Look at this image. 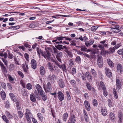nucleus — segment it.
Masks as SVG:
<instances>
[{
  "label": "nucleus",
  "instance_id": "22",
  "mask_svg": "<svg viewBox=\"0 0 123 123\" xmlns=\"http://www.w3.org/2000/svg\"><path fill=\"white\" fill-rule=\"evenodd\" d=\"M54 71L55 73L57 74H58L60 72V70L56 66L54 65V67L52 68V70L51 72H52Z\"/></svg>",
  "mask_w": 123,
  "mask_h": 123
},
{
  "label": "nucleus",
  "instance_id": "39",
  "mask_svg": "<svg viewBox=\"0 0 123 123\" xmlns=\"http://www.w3.org/2000/svg\"><path fill=\"white\" fill-rule=\"evenodd\" d=\"M3 120L6 123H8L9 122V121L8 119V118L6 117V116L4 115H3L2 117Z\"/></svg>",
  "mask_w": 123,
  "mask_h": 123
},
{
  "label": "nucleus",
  "instance_id": "1",
  "mask_svg": "<svg viewBox=\"0 0 123 123\" xmlns=\"http://www.w3.org/2000/svg\"><path fill=\"white\" fill-rule=\"evenodd\" d=\"M105 40L100 42V43L101 44L99 43L97 45L94 44L92 46V47L93 48H96L97 47H98L101 49H104V47H107L108 46L107 44L105 43Z\"/></svg>",
  "mask_w": 123,
  "mask_h": 123
},
{
  "label": "nucleus",
  "instance_id": "51",
  "mask_svg": "<svg viewBox=\"0 0 123 123\" xmlns=\"http://www.w3.org/2000/svg\"><path fill=\"white\" fill-rule=\"evenodd\" d=\"M100 84L102 88V89L106 88L104 83L102 81H101L100 82Z\"/></svg>",
  "mask_w": 123,
  "mask_h": 123
},
{
  "label": "nucleus",
  "instance_id": "63",
  "mask_svg": "<svg viewBox=\"0 0 123 123\" xmlns=\"http://www.w3.org/2000/svg\"><path fill=\"white\" fill-rule=\"evenodd\" d=\"M7 85L8 88L10 90H12V87L11 84L10 83H7Z\"/></svg>",
  "mask_w": 123,
  "mask_h": 123
},
{
  "label": "nucleus",
  "instance_id": "38",
  "mask_svg": "<svg viewBox=\"0 0 123 123\" xmlns=\"http://www.w3.org/2000/svg\"><path fill=\"white\" fill-rule=\"evenodd\" d=\"M5 113L6 115L9 119H11L12 118V116L8 111H6Z\"/></svg>",
  "mask_w": 123,
  "mask_h": 123
},
{
  "label": "nucleus",
  "instance_id": "18",
  "mask_svg": "<svg viewBox=\"0 0 123 123\" xmlns=\"http://www.w3.org/2000/svg\"><path fill=\"white\" fill-rule=\"evenodd\" d=\"M101 114L103 116H105L107 114V110L106 107H102L101 109Z\"/></svg>",
  "mask_w": 123,
  "mask_h": 123
},
{
  "label": "nucleus",
  "instance_id": "26",
  "mask_svg": "<svg viewBox=\"0 0 123 123\" xmlns=\"http://www.w3.org/2000/svg\"><path fill=\"white\" fill-rule=\"evenodd\" d=\"M52 61L54 62L55 64L57 65V66L60 68H62L61 65L60 64L58 63V61L55 58V59L52 58L51 59Z\"/></svg>",
  "mask_w": 123,
  "mask_h": 123
},
{
  "label": "nucleus",
  "instance_id": "2",
  "mask_svg": "<svg viewBox=\"0 0 123 123\" xmlns=\"http://www.w3.org/2000/svg\"><path fill=\"white\" fill-rule=\"evenodd\" d=\"M26 112L25 113L26 118L29 123H30L31 122L30 118L32 117V115L30 110L28 109H26Z\"/></svg>",
  "mask_w": 123,
  "mask_h": 123
},
{
  "label": "nucleus",
  "instance_id": "17",
  "mask_svg": "<svg viewBox=\"0 0 123 123\" xmlns=\"http://www.w3.org/2000/svg\"><path fill=\"white\" fill-rule=\"evenodd\" d=\"M56 54H57L56 55V56L57 59L59 62H61V59L60 58L62 57V53L61 52H59Z\"/></svg>",
  "mask_w": 123,
  "mask_h": 123
},
{
  "label": "nucleus",
  "instance_id": "15",
  "mask_svg": "<svg viewBox=\"0 0 123 123\" xmlns=\"http://www.w3.org/2000/svg\"><path fill=\"white\" fill-rule=\"evenodd\" d=\"M31 64L32 68L34 69L37 68V63L36 61L34 59H32L31 61Z\"/></svg>",
  "mask_w": 123,
  "mask_h": 123
},
{
  "label": "nucleus",
  "instance_id": "14",
  "mask_svg": "<svg viewBox=\"0 0 123 123\" xmlns=\"http://www.w3.org/2000/svg\"><path fill=\"white\" fill-rule=\"evenodd\" d=\"M84 105L87 111H89L91 109V107L89 103L87 100H85L84 101Z\"/></svg>",
  "mask_w": 123,
  "mask_h": 123
},
{
  "label": "nucleus",
  "instance_id": "11",
  "mask_svg": "<svg viewBox=\"0 0 123 123\" xmlns=\"http://www.w3.org/2000/svg\"><path fill=\"white\" fill-rule=\"evenodd\" d=\"M85 75L88 81L91 82L92 81V76L89 72L87 71Z\"/></svg>",
  "mask_w": 123,
  "mask_h": 123
},
{
  "label": "nucleus",
  "instance_id": "6",
  "mask_svg": "<svg viewBox=\"0 0 123 123\" xmlns=\"http://www.w3.org/2000/svg\"><path fill=\"white\" fill-rule=\"evenodd\" d=\"M47 77V79L51 82L54 83L55 82L56 79V76L55 74H52L51 75H49Z\"/></svg>",
  "mask_w": 123,
  "mask_h": 123
},
{
  "label": "nucleus",
  "instance_id": "4",
  "mask_svg": "<svg viewBox=\"0 0 123 123\" xmlns=\"http://www.w3.org/2000/svg\"><path fill=\"white\" fill-rule=\"evenodd\" d=\"M97 65L99 68H101L103 67V59L101 56H99L97 59Z\"/></svg>",
  "mask_w": 123,
  "mask_h": 123
},
{
  "label": "nucleus",
  "instance_id": "42",
  "mask_svg": "<svg viewBox=\"0 0 123 123\" xmlns=\"http://www.w3.org/2000/svg\"><path fill=\"white\" fill-rule=\"evenodd\" d=\"M102 89L103 90V92L104 95L105 97L107 96L108 95V92L106 90V88H104V89Z\"/></svg>",
  "mask_w": 123,
  "mask_h": 123
},
{
  "label": "nucleus",
  "instance_id": "41",
  "mask_svg": "<svg viewBox=\"0 0 123 123\" xmlns=\"http://www.w3.org/2000/svg\"><path fill=\"white\" fill-rule=\"evenodd\" d=\"M62 46V45L61 44H57L55 45V47L57 49L61 50H62V49H63Z\"/></svg>",
  "mask_w": 123,
  "mask_h": 123
},
{
  "label": "nucleus",
  "instance_id": "35",
  "mask_svg": "<svg viewBox=\"0 0 123 123\" xmlns=\"http://www.w3.org/2000/svg\"><path fill=\"white\" fill-rule=\"evenodd\" d=\"M91 72L94 77H97V74L96 71L94 69H92L91 70Z\"/></svg>",
  "mask_w": 123,
  "mask_h": 123
},
{
  "label": "nucleus",
  "instance_id": "46",
  "mask_svg": "<svg viewBox=\"0 0 123 123\" xmlns=\"http://www.w3.org/2000/svg\"><path fill=\"white\" fill-rule=\"evenodd\" d=\"M26 87L29 90L31 89L32 88V85L30 83H28L26 85Z\"/></svg>",
  "mask_w": 123,
  "mask_h": 123
},
{
  "label": "nucleus",
  "instance_id": "12",
  "mask_svg": "<svg viewBox=\"0 0 123 123\" xmlns=\"http://www.w3.org/2000/svg\"><path fill=\"white\" fill-rule=\"evenodd\" d=\"M35 87L39 94L44 92L43 90L42 87L39 84H37L35 86Z\"/></svg>",
  "mask_w": 123,
  "mask_h": 123
},
{
  "label": "nucleus",
  "instance_id": "31",
  "mask_svg": "<svg viewBox=\"0 0 123 123\" xmlns=\"http://www.w3.org/2000/svg\"><path fill=\"white\" fill-rule=\"evenodd\" d=\"M9 95L12 100L14 102H15L16 101V97L13 93H10L9 94Z\"/></svg>",
  "mask_w": 123,
  "mask_h": 123
},
{
  "label": "nucleus",
  "instance_id": "8",
  "mask_svg": "<svg viewBox=\"0 0 123 123\" xmlns=\"http://www.w3.org/2000/svg\"><path fill=\"white\" fill-rule=\"evenodd\" d=\"M8 78L9 82L12 84H14L15 83V81H16V79L14 76H12L10 74H8Z\"/></svg>",
  "mask_w": 123,
  "mask_h": 123
},
{
  "label": "nucleus",
  "instance_id": "37",
  "mask_svg": "<svg viewBox=\"0 0 123 123\" xmlns=\"http://www.w3.org/2000/svg\"><path fill=\"white\" fill-rule=\"evenodd\" d=\"M68 113L67 112L65 113L63 116L62 119L63 120L66 122L68 117Z\"/></svg>",
  "mask_w": 123,
  "mask_h": 123
},
{
  "label": "nucleus",
  "instance_id": "33",
  "mask_svg": "<svg viewBox=\"0 0 123 123\" xmlns=\"http://www.w3.org/2000/svg\"><path fill=\"white\" fill-rule=\"evenodd\" d=\"M16 104L17 110H20L21 109L20 106L21 104L19 101H17L16 103Z\"/></svg>",
  "mask_w": 123,
  "mask_h": 123
},
{
  "label": "nucleus",
  "instance_id": "55",
  "mask_svg": "<svg viewBox=\"0 0 123 123\" xmlns=\"http://www.w3.org/2000/svg\"><path fill=\"white\" fill-rule=\"evenodd\" d=\"M18 73L19 75L22 78H23L24 77V75L23 73L20 71H18Z\"/></svg>",
  "mask_w": 123,
  "mask_h": 123
},
{
  "label": "nucleus",
  "instance_id": "34",
  "mask_svg": "<svg viewBox=\"0 0 123 123\" xmlns=\"http://www.w3.org/2000/svg\"><path fill=\"white\" fill-rule=\"evenodd\" d=\"M115 48H114V47L111 48L109 49V50L107 51V53L109 54H110L111 53H113L115 52Z\"/></svg>",
  "mask_w": 123,
  "mask_h": 123
},
{
  "label": "nucleus",
  "instance_id": "58",
  "mask_svg": "<svg viewBox=\"0 0 123 123\" xmlns=\"http://www.w3.org/2000/svg\"><path fill=\"white\" fill-rule=\"evenodd\" d=\"M1 69L3 72L5 73L7 72V70L5 66L1 68Z\"/></svg>",
  "mask_w": 123,
  "mask_h": 123
},
{
  "label": "nucleus",
  "instance_id": "57",
  "mask_svg": "<svg viewBox=\"0 0 123 123\" xmlns=\"http://www.w3.org/2000/svg\"><path fill=\"white\" fill-rule=\"evenodd\" d=\"M62 48H63V49H62V50H65V51L66 52L67 51H68V49H69L68 47L64 45L63 46H62Z\"/></svg>",
  "mask_w": 123,
  "mask_h": 123
},
{
  "label": "nucleus",
  "instance_id": "53",
  "mask_svg": "<svg viewBox=\"0 0 123 123\" xmlns=\"http://www.w3.org/2000/svg\"><path fill=\"white\" fill-rule=\"evenodd\" d=\"M22 66L23 70L25 72L27 73L28 72V70L26 69V66L25 64H23L22 65Z\"/></svg>",
  "mask_w": 123,
  "mask_h": 123
},
{
  "label": "nucleus",
  "instance_id": "49",
  "mask_svg": "<svg viewBox=\"0 0 123 123\" xmlns=\"http://www.w3.org/2000/svg\"><path fill=\"white\" fill-rule=\"evenodd\" d=\"M18 113L19 117L20 118H22L23 115L22 112L21 111H18Z\"/></svg>",
  "mask_w": 123,
  "mask_h": 123
},
{
  "label": "nucleus",
  "instance_id": "23",
  "mask_svg": "<svg viewBox=\"0 0 123 123\" xmlns=\"http://www.w3.org/2000/svg\"><path fill=\"white\" fill-rule=\"evenodd\" d=\"M83 112L85 120L86 122H87L89 120V118L87 112L85 110H83Z\"/></svg>",
  "mask_w": 123,
  "mask_h": 123
},
{
  "label": "nucleus",
  "instance_id": "16",
  "mask_svg": "<svg viewBox=\"0 0 123 123\" xmlns=\"http://www.w3.org/2000/svg\"><path fill=\"white\" fill-rule=\"evenodd\" d=\"M86 85L87 89L89 91H92L94 92H95V90L92 86L91 84L89 83H86Z\"/></svg>",
  "mask_w": 123,
  "mask_h": 123
},
{
  "label": "nucleus",
  "instance_id": "5",
  "mask_svg": "<svg viewBox=\"0 0 123 123\" xmlns=\"http://www.w3.org/2000/svg\"><path fill=\"white\" fill-rule=\"evenodd\" d=\"M43 88L45 92H50L52 90V88L51 84L49 82L46 85V88L45 85L44 84L43 85Z\"/></svg>",
  "mask_w": 123,
  "mask_h": 123
},
{
  "label": "nucleus",
  "instance_id": "45",
  "mask_svg": "<svg viewBox=\"0 0 123 123\" xmlns=\"http://www.w3.org/2000/svg\"><path fill=\"white\" fill-rule=\"evenodd\" d=\"M120 30L119 29L118 30H117L114 28H111V31L114 33H117L120 31Z\"/></svg>",
  "mask_w": 123,
  "mask_h": 123
},
{
  "label": "nucleus",
  "instance_id": "52",
  "mask_svg": "<svg viewBox=\"0 0 123 123\" xmlns=\"http://www.w3.org/2000/svg\"><path fill=\"white\" fill-rule=\"evenodd\" d=\"M81 75L82 79L83 80H86V76H85V74L83 72H82Z\"/></svg>",
  "mask_w": 123,
  "mask_h": 123
},
{
  "label": "nucleus",
  "instance_id": "24",
  "mask_svg": "<svg viewBox=\"0 0 123 123\" xmlns=\"http://www.w3.org/2000/svg\"><path fill=\"white\" fill-rule=\"evenodd\" d=\"M70 121L71 123H75L76 121V117L74 115L72 114L70 117Z\"/></svg>",
  "mask_w": 123,
  "mask_h": 123
},
{
  "label": "nucleus",
  "instance_id": "29",
  "mask_svg": "<svg viewBox=\"0 0 123 123\" xmlns=\"http://www.w3.org/2000/svg\"><path fill=\"white\" fill-rule=\"evenodd\" d=\"M107 61L108 64L109 66L111 68H113L114 67V64L113 62L110 59H107Z\"/></svg>",
  "mask_w": 123,
  "mask_h": 123
},
{
  "label": "nucleus",
  "instance_id": "19",
  "mask_svg": "<svg viewBox=\"0 0 123 123\" xmlns=\"http://www.w3.org/2000/svg\"><path fill=\"white\" fill-rule=\"evenodd\" d=\"M117 70L118 72L121 73L123 71V67L120 64H118L117 66Z\"/></svg>",
  "mask_w": 123,
  "mask_h": 123
},
{
  "label": "nucleus",
  "instance_id": "48",
  "mask_svg": "<svg viewBox=\"0 0 123 123\" xmlns=\"http://www.w3.org/2000/svg\"><path fill=\"white\" fill-rule=\"evenodd\" d=\"M97 47L96 48H95V49H94L92 51V53L94 54H97L98 51L99 49L97 48Z\"/></svg>",
  "mask_w": 123,
  "mask_h": 123
},
{
  "label": "nucleus",
  "instance_id": "9",
  "mask_svg": "<svg viewBox=\"0 0 123 123\" xmlns=\"http://www.w3.org/2000/svg\"><path fill=\"white\" fill-rule=\"evenodd\" d=\"M105 72L106 75L109 78L111 77L112 76L111 70L107 67L105 68Z\"/></svg>",
  "mask_w": 123,
  "mask_h": 123
},
{
  "label": "nucleus",
  "instance_id": "59",
  "mask_svg": "<svg viewBox=\"0 0 123 123\" xmlns=\"http://www.w3.org/2000/svg\"><path fill=\"white\" fill-rule=\"evenodd\" d=\"M66 52L67 53V55L69 57H70L71 58L73 56L72 54V53L70 52L69 51H68H68L67 50Z\"/></svg>",
  "mask_w": 123,
  "mask_h": 123
},
{
  "label": "nucleus",
  "instance_id": "64",
  "mask_svg": "<svg viewBox=\"0 0 123 123\" xmlns=\"http://www.w3.org/2000/svg\"><path fill=\"white\" fill-rule=\"evenodd\" d=\"M84 96L86 99H88L89 98V96L87 93H86L84 94Z\"/></svg>",
  "mask_w": 123,
  "mask_h": 123
},
{
  "label": "nucleus",
  "instance_id": "61",
  "mask_svg": "<svg viewBox=\"0 0 123 123\" xmlns=\"http://www.w3.org/2000/svg\"><path fill=\"white\" fill-rule=\"evenodd\" d=\"M118 54L120 55H123V49H120L117 51Z\"/></svg>",
  "mask_w": 123,
  "mask_h": 123
},
{
  "label": "nucleus",
  "instance_id": "30",
  "mask_svg": "<svg viewBox=\"0 0 123 123\" xmlns=\"http://www.w3.org/2000/svg\"><path fill=\"white\" fill-rule=\"evenodd\" d=\"M39 94L41 96L43 100L44 101H46L47 99V96L46 95L44 92H42Z\"/></svg>",
  "mask_w": 123,
  "mask_h": 123
},
{
  "label": "nucleus",
  "instance_id": "47",
  "mask_svg": "<svg viewBox=\"0 0 123 123\" xmlns=\"http://www.w3.org/2000/svg\"><path fill=\"white\" fill-rule=\"evenodd\" d=\"M61 67L62 69L63 70V71L64 72H66L67 71V70L66 68V66L65 64H64L63 65H61Z\"/></svg>",
  "mask_w": 123,
  "mask_h": 123
},
{
  "label": "nucleus",
  "instance_id": "20",
  "mask_svg": "<svg viewBox=\"0 0 123 123\" xmlns=\"http://www.w3.org/2000/svg\"><path fill=\"white\" fill-rule=\"evenodd\" d=\"M109 118L112 122H114L116 119V117L115 114L112 113L111 112L109 114Z\"/></svg>",
  "mask_w": 123,
  "mask_h": 123
},
{
  "label": "nucleus",
  "instance_id": "27",
  "mask_svg": "<svg viewBox=\"0 0 123 123\" xmlns=\"http://www.w3.org/2000/svg\"><path fill=\"white\" fill-rule=\"evenodd\" d=\"M45 70L44 68L42 66L40 68V72L41 75H44L45 73Z\"/></svg>",
  "mask_w": 123,
  "mask_h": 123
},
{
  "label": "nucleus",
  "instance_id": "32",
  "mask_svg": "<svg viewBox=\"0 0 123 123\" xmlns=\"http://www.w3.org/2000/svg\"><path fill=\"white\" fill-rule=\"evenodd\" d=\"M0 95L2 99L3 100H5L6 97V94L5 92L4 91H2L1 92Z\"/></svg>",
  "mask_w": 123,
  "mask_h": 123
},
{
  "label": "nucleus",
  "instance_id": "43",
  "mask_svg": "<svg viewBox=\"0 0 123 123\" xmlns=\"http://www.w3.org/2000/svg\"><path fill=\"white\" fill-rule=\"evenodd\" d=\"M81 58L79 56H77L75 60L76 62L78 63H79L81 61Z\"/></svg>",
  "mask_w": 123,
  "mask_h": 123
},
{
  "label": "nucleus",
  "instance_id": "21",
  "mask_svg": "<svg viewBox=\"0 0 123 123\" xmlns=\"http://www.w3.org/2000/svg\"><path fill=\"white\" fill-rule=\"evenodd\" d=\"M30 99L31 101L35 102L36 101V96L34 93H31L30 95Z\"/></svg>",
  "mask_w": 123,
  "mask_h": 123
},
{
  "label": "nucleus",
  "instance_id": "3",
  "mask_svg": "<svg viewBox=\"0 0 123 123\" xmlns=\"http://www.w3.org/2000/svg\"><path fill=\"white\" fill-rule=\"evenodd\" d=\"M40 52L42 55L46 59H49L50 58L51 54L48 50L44 51L40 50Z\"/></svg>",
  "mask_w": 123,
  "mask_h": 123
},
{
  "label": "nucleus",
  "instance_id": "56",
  "mask_svg": "<svg viewBox=\"0 0 123 123\" xmlns=\"http://www.w3.org/2000/svg\"><path fill=\"white\" fill-rule=\"evenodd\" d=\"M108 106L110 107H111L112 105L111 100L110 99H108Z\"/></svg>",
  "mask_w": 123,
  "mask_h": 123
},
{
  "label": "nucleus",
  "instance_id": "50",
  "mask_svg": "<svg viewBox=\"0 0 123 123\" xmlns=\"http://www.w3.org/2000/svg\"><path fill=\"white\" fill-rule=\"evenodd\" d=\"M24 57L27 61L28 62L29 61V55L27 53H25L24 55Z\"/></svg>",
  "mask_w": 123,
  "mask_h": 123
},
{
  "label": "nucleus",
  "instance_id": "62",
  "mask_svg": "<svg viewBox=\"0 0 123 123\" xmlns=\"http://www.w3.org/2000/svg\"><path fill=\"white\" fill-rule=\"evenodd\" d=\"M95 54L93 53H92V54L90 55V58L92 59H94L96 58V55H95Z\"/></svg>",
  "mask_w": 123,
  "mask_h": 123
},
{
  "label": "nucleus",
  "instance_id": "36",
  "mask_svg": "<svg viewBox=\"0 0 123 123\" xmlns=\"http://www.w3.org/2000/svg\"><path fill=\"white\" fill-rule=\"evenodd\" d=\"M47 66L48 69L51 71L53 68V67L52 66L51 63L50 62H48L47 63Z\"/></svg>",
  "mask_w": 123,
  "mask_h": 123
},
{
  "label": "nucleus",
  "instance_id": "60",
  "mask_svg": "<svg viewBox=\"0 0 123 123\" xmlns=\"http://www.w3.org/2000/svg\"><path fill=\"white\" fill-rule=\"evenodd\" d=\"M10 105V104L9 103V102L8 101L6 102L5 104V106L6 108H8L9 107Z\"/></svg>",
  "mask_w": 123,
  "mask_h": 123
},
{
  "label": "nucleus",
  "instance_id": "25",
  "mask_svg": "<svg viewBox=\"0 0 123 123\" xmlns=\"http://www.w3.org/2000/svg\"><path fill=\"white\" fill-rule=\"evenodd\" d=\"M59 84V86L61 88H63L65 86L64 82L62 81V80H59L58 81Z\"/></svg>",
  "mask_w": 123,
  "mask_h": 123
},
{
  "label": "nucleus",
  "instance_id": "10",
  "mask_svg": "<svg viewBox=\"0 0 123 123\" xmlns=\"http://www.w3.org/2000/svg\"><path fill=\"white\" fill-rule=\"evenodd\" d=\"M116 86L117 90H119L121 88V83L120 80L118 79H116Z\"/></svg>",
  "mask_w": 123,
  "mask_h": 123
},
{
  "label": "nucleus",
  "instance_id": "54",
  "mask_svg": "<svg viewBox=\"0 0 123 123\" xmlns=\"http://www.w3.org/2000/svg\"><path fill=\"white\" fill-rule=\"evenodd\" d=\"M9 70L10 71H12L14 69V67L13 65L12 64H11L9 66Z\"/></svg>",
  "mask_w": 123,
  "mask_h": 123
},
{
  "label": "nucleus",
  "instance_id": "7",
  "mask_svg": "<svg viewBox=\"0 0 123 123\" xmlns=\"http://www.w3.org/2000/svg\"><path fill=\"white\" fill-rule=\"evenodd\" d=\"M57 96L58 99L60 101H62L64 99V94L61 91H59L57 92Z\"/></svg>",
  "mask_w": 123,
  "mask_h": 123
},
{
  "label": "nucleus",
  "instance_id": "44",
  "mask_svg": "<svg viewBox=\"0 0 123 123\" xmlns=\"http://www.w3.org/2000/svg\"><path fill=\"white\" fill-rule=\"evenodd\" d=\"M37 117L42 122L43 119V117L41 113H38L37 114Z\"/></svg>",
  "mask_w": 123,
  "mask_h": 123
},
{
  "label": "nucleus",
  "instance_id": "28",
  "mask_svg": "<svg viewBox=\"0 0 123 123\" xmlns=\"http://www.w3.org/2000/svg\"><path fill=\"white\" fill-rule=\"evenodd\" d=\"M94 40H90L86 41L85 42V45L87 47L89 46L90 45L94 43Z\"/></svg>",
  "mask_w": 123,
  "mask_h": 123
},
{
  "label": "nucleus",
  "instance_id": "40",
  "mask_svg": "<svg viewBox=\"0 0 123 123\" xmlns=\"http://www.w3.org/2000/svg\"><path fill=\"white\" fill-rule=\"evenodd\" d=\"M92 104L94 106L97 107L98 105V102L97 100L95 99H93L92 101Z\"/></svg>",
  "mask_w": 123,
  "mask_h": 123
},
{
  "label": "nucleus",
  "instance_id": "13",
  "mask_svg": "<svg viewBox=\"0 0 123 123\" xmlns=\"http://www.w3.org/2000/svg\"><path fill=\"white\" fill-rule=\"evenodd\" d=\"M57 40H55L52 41V42L54 43H62L64 44H69L68 43L66 42V41H64L63 42L62 41H61V40H62V39H56Z\"/></svg>",
  "mask_w": 123,
  "mask_h": 123
}]
</instances>
